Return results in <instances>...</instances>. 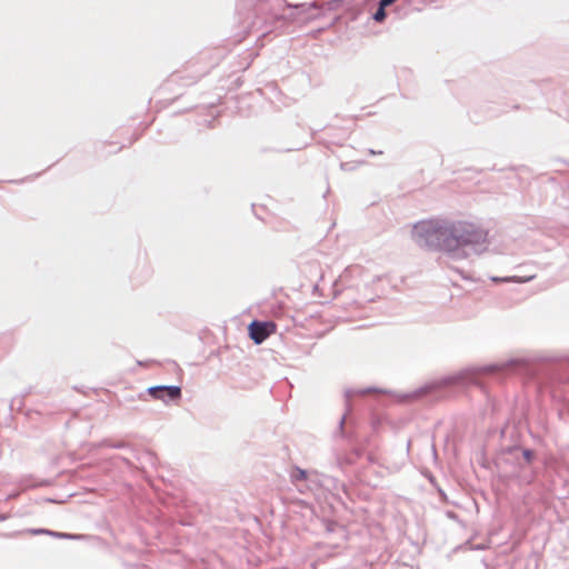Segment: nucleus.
Returning a JSON list of instances; mask_svg holds the SVG:
<instances>
[{"label":"nucleus","mask_w":569,"mask_h":569,"mask_svg":"<svg viewBox=\"0 0 569 569\" xmlns=\"http://www.w3.org/2000/svg\"><path fill=\"white\" fill-rule=\"evenodd\" d=\"M118 458H119L121 461H123L126 465H130V461H129V459H128V458H126V457H121V456H119Z\"/></svg>","instance_id":"2eb2a0df"},{"label":"nucleus","mask_w":569,"mask_h":569,"mask_svg":"<svg viewBox=\"0 0 569 569\" xmlns=\"http://www.w3.org/2000/svg\"><path fill=\"white\" fill-rule=\"evenodd\" d=\"M300 148H290V147H283L279 143H273L272 141H262L254 148V153L257 156H263L269 152L274 153H282V152H290L293 150H299Z\"/></svg>","instance_id":"423d86ee"},{"label":"nucleus","mask_w":569,"mask_h":569,"mask_svg":"<svg viewBox=\"0 0 569 569\" xmlns=\"http://www.w3.org/2000/svg\"><path fill=\"white\" fill-rule=\"evenodd\" d=\"M391 7V0H380L378 2V7L376 10L371 13V19L375 22H383L387 18V8Z\"/></svg>","instance_id":"0eeeda50"},{"label":"nucleus","mask_w":569,"mask_h":569,"mask_svg":"<svg viewBox=\"0 0 569 569\" xmlns=\"http://www.w3.org/2000/svg\"><path fill=\"white\" fill-rule=\"evenodd\" d=\"M8 519V516L7 515H3V513H0V520L1 521H4Z\"/></svg>","instance_id":"f3484780"},{"label":"nucleus","mask_w":569,"mask_h":569,"mask_svg":"<svg viewBox=\"0 0 569 569\" xmlns=\"http://www.w3.org/2000/svg\"><path fill=\"white\" fill-rule=\"evenodd\" d=\"M353 397H360V405L368 410L372 432L379 433L385 425L389 422L387 411L391 402V389L375 386L346 388L343 390L345 413L340 417L337 429L333 432L335 439L351 440L352 438V433L346 427V421L353 410Z\"/></svg>","instance_id":"f257e3e1"},{"label":"nucleus","mask_w":569,"mask_h":569,"mask_svg":"<svg viewBox=\"0 0 569 569\" xmlns=\"http://www.w3.org/2000/svg\"><path fill=\"white\" fill-rule=\"evenodd\" d=\"M291 482L297 483L308 479V471L298 466H295L290 472Z\"/></svg>","instance_id":"6e6552de"},{"label":"nucleus","mask_w":569,"mask_h":569,"mask_svg":"<svg viewBox=\"0 0 569 569\" xmlns=\"http://www.w3.org/2000/svg\"><path fill=\"white\" fill-rule=\"evenodd\" d=\"M416 236L423 238L430 246L451 251L458 247L480 243L487 233L471 222L458 221L445 226L438 221H423L415 227Z\"/></svg>","instance_id":"f03ea898"},{"label":"nucleus","mask_w":569,"mask_h":569,"mask_svg":"<svg viewBox=\"0 0 569 569\" xmlns=\"http://www.w3.org/2000/svg\"><path fill=\"white\" fill-rule=\"evenodd\" d=\"M337 527H338V522H336L333 520H327L326 529H327L328 532H333Z\"/></svg>","instance_id":"ddd939ff"},{"label":"nucleus","mask_w":569,"mask_h":569,"mask_svg":"<svg viewBox=\"0 0 569 569\" xmlns=\"http://www.w3.org/2000/svg\"><path fill=\"white\" fill-rule=\"evenodd\" d=\"M23 180H9L10 183H21Z\"/></svg>","instance_id":"a211bd4d"},{"label":"nucleus","mask_w":569,"mask_h":569,"mask_svg":"<svg viewBox=\"0 0 569 569\" xmlns=\"http://www.w3.org/2000/svg\"><path fill=\"white\" fill-rule=\"evenodd\" d=\"M148 395L154 400H160L164 405H177L182 398V389L178 385H156L148 387L144 392L139 393L138 398L144 400Z\"/></svg>","instance_id":"7ed1b4c3"},{"label":"nucleus","mask_w":569,"mask_h":569,"mask_svg":"<svg viewBox=\"0 0 569 569\" xmlns=\"http://www.w3.org/2000/svg\"><path fill=\"white\" fill-rule=\"evenodd\" d=\"M277 330V325L272 320L253 319L248 325V336L256 343L261 345Z\"/></svg>","instance_id":"20e7f679"},{"label":"nucleus","mask_w":569,"mask_h":569,"mask_svg":"<svg viewBox=\"0 0 569 569\" xmlns=\"http://www.w3.org/2000/svg\"><path fill=\"white\" fill-rule=\"evenodd\" d=\"M23 405V400H22V397H14L12 400H11V403L9 406L10 410L13 411L14 410V407L18 408V410H20V408L22 407Z\"/></svg>","instance_id":"f8f14e48"},{"label":"nucleus","mask_w":569,"mask_h":569,"mask_svg":"<svg viewBox=\"0 0 569 569\" xmlns=\"http://www.w3.org/2000/svg\"><path fill=\"white\" fill-rule=\"evenodd\" d=\"M98 447H108L112 449H127L130 445L126 441H112L109 439H103L98 443Z\"/></svg>","instance_id":"1a4fd4ad"},{"label":"nucleus","mask_w":569,"mask_h":569,"mask_svg":"<svg viewBox=\"0 0 569 569\" xmlns=\"http://www.w3.org/2000/svg\"><path fill=\"white\" fill-rule=\"evenodd\" d=\"M51 485H52V480H50V479H43V480H41L37 486H38V487H49V486H51Z\"/></svg>","instance_id":"4468645a"},{"label":"nucleus","mask_w":569,"mask_h":569,"mask_svg":"<svg viewBox=\"0 0 569 569\" xmlns=\"http://www.w3.org/2000/svg\"><path fill=\"white\" fill-rule=\"evenodd\" d=\"M27 533L32 536H39V535H46L53 538V535H56L54 530L47 529V528H29L26 530Z\"/></svg>","instance_id":"9b49d317"},{"label":"nucleus","mask_w":569,"mask_h":569,"mask_svg":"<svg viewBox=\"0 0 569 569\" xmlns=\"http://www.w3.org/2000/svg\"><path fill=\"white\" fill-rule=\"evenodd\" d=\"M53 538L56 539H64V540H81L84 538L83 535L79 533H69V532H60L56 531V535H53Z\"/></svg>","instance_id":"9d476101"},{"label":"nucleus","mask_w":569,"mask_h":569,"mask_svg":"<svg viewBox=\"0 0 569 569\" xmlns=\"http://www.w3.org/2000/svg\"><path fill=\"white\" fill-rule=\"evenodd\" d=\"M525 457L529 460V459H530V457H531L530 451H526V452H525Z\"/></svg>","instance_id":"aec40b11"},{"label":"nucleus","mask_w":569,"mask_h":569,"mask_svg":"<svg viewBox=\"0 0 569 569\" xmlns=\"http://www.w3.org/2000/svg\"><path fill=\"white\" fill-rule=\"evenodd\" d=\"M212 67H213V64H211L210 67L197 68L194 72H188L187 74L174 73L171 76L170 81L182 80V81H184V84L197 83L203 76L209 73V71Z\"/></svg>","instance_id":"39448f33"},{"label":"nucleus","mask_w":569,"mask_h":569,"mask_svg":"<svg viewBox=\"0 0 569 569\" xmlns=\"http://www.w3.org/2000/svg\"><path fill=\"white\" fill-rule=\"evenodd\" d=\"M46 501L47 502H54V503L58 502L56 499H52V498H47Z\"/></svg>","instance_id":"6ab92c4d"},{"label":"nucleus","mask_w":569,"mask_h":569,"mask_svg":"<svg viewBox=\"0 0 569 569\" xmlns=\"http://www.w3.org/2000/svg\"><path fill=\"white\" fill-rule=\"evenodd\" d=\"M369 153H370V154H377V153H379V154H380V153H382V151H376V150H373V149H369Z\"/></svg>","instance_id":"dca6fc26"}]
</instances>
